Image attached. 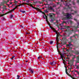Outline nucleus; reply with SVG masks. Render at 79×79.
<instances>
[{
  "label": "nucleus",
  "mask_w": 79,
  "mask_h": 79,
  "mask_svg": "<svg viewBox=\"0 0 79 79\" xmlns=\"http://www.w3.org/2000/svg\"><path fill=\"white\" fill-rule=\"evenodd\" d=\"M71 15H73V13L69 14L67 13L65 14L64 15V16H66V17H63L62 19V20H68V19H71Z\"/></svg>",
  "instance_id": "f257e3e1"
},
{
  "label": "nucleus",
  "mask_w": 79,
  "mask_h": 79,
  "mask_svg": "<svg viewBox=\"0 0 79 79\" xmlns=\"http://www.w3.org/2000/svg\"><path fill=\"white\" fill-rule=\"evenodd\" d=\"M52 28V30H53L54 32H56V34H57V35L56 36V40L57 41V42H58V32H57V31H56V30H55V28Z\"/></svg>",
  "instance_id": "f03ea898"
},
{
  "label": "nucleus",
  "mask_w": 79,
  "mask_h": 79,
  "mask_svg": "<svg viewBox=\"0 0 79 79\" xmlns=\"http://www.w3.org/2000/svg\"><path fill=\"white\" fill-rule=\"evenodd\" d=\"M43 14H44V15H45L46 17V21L47 22V24H48V25H49V26H50V28H51V29H52V28H53V27H52L50 26V23H49V22H48V20L47 19V15H46L45 14V13H44V12L43 13Z\"/></svg>",
  "instance_id": "7ed1b4c3"
},
{
  "label": "nucleus",
  "mask_w": 79,
  "mask_h": 79,
  "mask_svg": "<svg viewBox=\"0 0 79 79\" xmlns=\"http://www.w3.org/2000/svg\"><path fill=\"white\" fill-rule=\"evenodd\" d=\"M65 69H66L65 72H66V74H67L68 75V76H70V77H71V78H72V79H75V78L72 77L71 76L69 75V73H68V72H67V69L66 68Z\"/></svg>",
  "instance_id": "20e7f679"
},
{
  "label": "nucleus",
  "mask_w": 79,
  "mask_h": 79,
  "mask_svg": "<svg viewBox=\"0 0 79 79\" xmlns=\"http://www.w3.org/2000/svg\"><path fill=\"white\" fill-rule=\"evenodd\" d=\"M50 64L52 66H53L54 65H55L56 64V62L55 61H53L52 62H50Z\"/></svg>",
  "instance_id": "39448f33"
},
{
  "label": "nucleus",
  "mask_w": 79,
  "mask_h": 79,
  "mask_svg": "<svg viewBox=\"0 0 79 79\" xmlns=\"http://www.w3.org/2000/svg\"><path fill=\"white\" fill-rule=\"evenodd\" d=\"M29 70L30 71L31 74H33V73H34V70L31 69V68L29 69Z\"/></svg>",
  "instance_id": "423d86ee"
},
{
  "label": "nucleus",
  "mask_w": 79,
  "mask_h": 79,
  "mask_svg": "<svg viewBox=\"0 0 79 79\" xmlns=\"http://www.w3.org/2000/svg\"><path fill=\"white\" fill-rule=\"evenodd\" d=\"M24 4H26V5H29V6H31L33 8H34V7L33 6H32V4H28L27 3H24Z\"/></svg>",
  "instance_id": "0eeeda50"
},
{
  "label": "nucleus",
  "mask_w": 79,
  "mask_h": 79,
  "mask_svg": "<svg viewBox=\"0 0 79 79\" xmlns=\"http://www.w3.org/2000/svg\"><path fill=\"white\" fill-rule=\"evenodd\" d=\"M49 10H52L53 11H54V9L53 8H52V7L51 6L49 8Z\"/></svg>",
  "instance_id": "6e6552de"
},
{
  "label": "nucleus",
  "mask_w": 79,
  "mask_h": 79,
  "mask_svg": "<svg viewBox=\"0 0 79 79\" xmlns=\"http://www.w3.org/2000/svg\"><path fill=\"white\" fill-rule=\"evenodd\" d=\"M13 18V15H11L10 16V19H12V18Z\"/></svg>",
  "instance_id": "1a4fd4ad"
},
{
  "label": "nucleus",
  "mask_w": 79,
  "mask_h": 79,
  "mask_svg": "<svg viewBox=\"0 0 79 79\" xmlns=\"http://www.w3.org/2000/svg\"><path fill=\"white\" fill-rule=\"evenodd\" d=\"M34 9H35L36 10H38V11H39V10H40V9L39 8H37L34 7Z\"/></svg>",
  "instance_id": "9d476101"
},
{
  "label": "nucleus",
  "mask_w": 79,
  "mask_h": 79,
  "mask_svg": "<svg viewBox=\"0 0 79 79\" xmlns=\"http://www.w3.org/2000/svg\"><path fill=\"white\" fill-rule=\"evenodd\" d=\"M60 57L62 58V60H63V55H60Z\"/></svg>",
  "instance_id": "9b49d317"
},
{
  "label": "nucleus",
  "mask_w": 79,
  "mask_h": 79,
  "mask_svg": "<svg viewBox=\"0 0 79 79\" xmlns=\"http://www.w3.org/2000/svg\"><path fill=\"white\" fill-rule=\"evenodd\" d=\"M20 11L22 13H24L26 11H25L22 10H20Z\"/></svg>",
  "instance_id": "f8f14e48"
},
{
  "label": "nucleus",
  "mask_w": 79,
  "mask_h": 79,
  "mask_svg": "<svg viewBox=\"0 0 79 79\" xmlns=\"http://www.w3.org/2000/svg\"><path fill=\"white\" fill-rule=\"evenodd\" d=\"M18 6H16L13 9V10H15V9H16V8H18Z\"/></svg>",
  "instance_id": "ddd939ff"
},
{
  "label": "nucleus",
  "mask_w": 79,
  "mask_h": 79,
  "mask_svg": "<svg viewBox=\"0 0 79 79\" xmlns=\"http://www.w3.org/2000/svg\"><path fill=\"white\" fill-rule=\"evenodd\" d=\"M75 67H76V69H79V66L78 65H76Z\"/></svg>",
  "instance_id": "4468645a"
},
{
  "label": "nucleus",
  "mask_w": 79,
  "mask_h": 79,
  "mask_svg": "<svg viewBox=\"0 0 79 79\" xmlns=\"http://www.w3.org/2000/svg\"><path fill=\"white\" fill-rule=\"evenodd\" d=\"M42 57L40 56L38 57V59H40V58H42Z\"/></svg>",
  "instance_id": "2eb2a0df"
},
{
  "label": "nucleus",
  "mask_w": 79,
  "mask_h": 79,
  "mask_svg": "<svg viewBox=\"0 0 79 79\" xmlns=\"http://www.w3.org/2000/svg\"><path fill=\"white\" fill-rule=\"evenodd\" d=\"M18 3V1H15V2H14V3Z\"/></svg>",
  "instance_id": "dca6fc26"
},
{
  "label": "nucleus",
  "mask_w": 79,
  "mask_h": 79,
  "mask_svg": "<svg viewBox=\"0 0 79 79\" xmlns=\"http://www.w3.org/2000/svg\"><path fill=\"white\" fill-rule=\"evenodd\" d=\"M15 58V56H13L12 57H11V59L12 60Z\"/></svg>",
  "instance_id": "f3484780"
},
{
  "label": "nucleus",
  "mask_w": 79,
  "mask_h": 79,
  "mask_svg": "<svg viewBox=\"0 0 79 79\" xmlns=\"http://www.w3.org/2000/svg\"><path fill=\"white\" fill-rule=\"evenodd\" d=\"M71 69H72V68H69V69H68V70H69L70 72H71Z\"/></svg>",
  "instance_id": "a211bd4d"
},
{
  "label": "nucleus",
  "mask_w": 79,
  "mask_h": 79,
  "mask_svg": "<svg viewBox=\"0 0 79 79\" xmlns=\"http://www.w3.org/2000/svg\"><path fill=\"white\" fill-rule=\"evenodd\" d=\"M6 15V14H3L2 15H0V16H4V15Z\"/></svg>",
  "instance_id": "6ab92c4d"
},
{
  "label": "nucleus",
  "mask_w": 79,
  "mask_h": 79,
  "mask_svg": "<svg viewBox=\"0 0 79 79\" xmlns=\"http://www.w3.org/2000/svg\"><path fill=\"white\" fill-rule=\"evenodd\" d=\"M19 77H20V76H19V75H17V78L18 79H19Z\"/></svg>",
  "instance_id": "aec40b11"
},
{
  "label": "nucleus",
  "mask_w": 79,
  "mask_h": 79,
  "mask_svg": "<svg viewBox=\"0 0 79 79\" xmlns=\"http://www.w3.org/2000/svg\"><path fill=\"white\" fill-rule=\"evenodd\" d=\"M53 17V16L52 15H50V18H51V19H52V17Z\"/></svg>",
  "instance_id": "412c9836"
},
{
  "label": "nucleus",
  "mask_w": 79,
  "mask_h": 79,
  "mask_svg": "<svg viewBox=\"0 0 79 79\" xmlns=\"http://www.w3.org/2000/svg\"><path fill=\"white\" fill-rule=\"evenodd\" d=\"M31 34V33L29 32H27L26 33V34Z\"/></svg>",
  "instance_id": "4be33fe9"
},
{
  "label": "nucleus",
  "mask_w": 79,
  "mask_h": 79,
  "mask_svg": "<svg viewBox=\"0 0 79 79\" xmlns=\"http://www.w3.org/2000/svg\"><path fill=\"white\" fill-rule=\"evenodd\" d=\"M21 27H22V28H24V27H23V26L21 25Z\"/></svg>",
  "instance_id": "5701e85b"
},
{
  "label": "nucleus",
  "mask_w": 79,
  "mask_h": 79,
  "mask_svg": "<svg viewBox=\"0 0 79 79\" xmlns=\"http://www.w3.org/2000/svg\"><path fill=\"white\" fill-rule=\"evenodd\" d=\"M50 44H52L53 43V41H50Z\"/></svg>",
  "instance_id": "b1692460"
},
{
  "label": "nucleus",
  "mask_w": 79,
  "mask_h": 79,
  "mask_svg": "<svg viewBox=\"0 0 79 79\" xmlns=\"http://www.w3.org/2000/svg\"><path fill=\"white\" fill-rule=\"evenodd\" d=\"M44 11L46 13H48V11L47 10H45Z\"/></svg>",
  "instance_id": "393cba45"
},
{
  "label": "nucleus",
  "mask_w": 79,
  "mask_h": 79,
  "mask_svg": "<svg viewBox=\"0 0 79 79\" xmlns=\"http://www.w3.org/2000/svg\"><path fill=\"white\" fill-rule=\"evenodd\" d=\"M77 73L78 74V75H79V72H77Z\"/></svg>",
  "instance_id": "a878e982"
},
{
  "label": "nucleus",
  "mask_w": 79,
  "mask_h": 79,
  "mask_svg": "<svg viewBox=\"0 0 79 79\" xmlns=\"http://www.w3.org/2000/svg\"><path fill=\"white\" fill-rule=\"evenodd\" d=\"M13 11V10H11V11L9 12L8 13H11V11Z\"/></svg>",
  "instance_id": "bb28decb"
},
{
  "label": "nucleus",
  "mask_w": 79,
  "mask_h": 79,
  "mask_svg": "<svg viewBox=\"0 0 79 79\" xmlns=\"http://www.w3.org/2000/svg\"><path fill=\"white\" fill-rule=\"evenodd\" d=\"M63 23H66V22L64 21L63 22Z\"/></svg>",
  "instance_id": "cd10ccee"
},
{
  "label": "nucleus",
  "mask_w": 79,
  "mask_h": 79,
  "mask_svg": "<svg viewBox=\"0 0 79 79\" xmlns=\"http://www.w3.org/2000/svg\"><path fill=\"white\" fill-rule=\"evenodd\" d=\"M78 72V71H77L76 70L75 71V72H76V73H77Z\"/></svg>",
  "instance_id": "c85d7f7f"
},
{
  "label": "nucleus",
  "mask_w": 79,
  "mask_h": 79,
  "mask_svg": "<svg viewBox=\"0 0 79 79\" xmlns=\"http://www.w3.org/2000/svg\"><path fill=\"white\" fill-rule=\"evenodd\" d=\"M43 18H44L45 19V16H44H44H43Z\"/></svg>",
  "instance_id": "c756f323"
},
{
  "label": "nucleus",
  "mask_w": 79,
  "mask_h": 79,
  "mask_svg": "<svg viewBox=\"0 0 79 79\" xmlns=\"http://www.w3.org/2000/svg\"><path fill=\"white\" fill-rule=\"evenodd\" d=\"M51 21H53V20L52 19Z\"/></svg>",
  "instance_id": "7c9ffc66"
},
{
  "label": "nucleus",
  "mask_w": 79,
  "mask_h": 79,
  "mask_svg": "<svg viewBox=\"0 0 79 79\" xmlns=\"http://www.w3.org/2000/svg\"><path fill=\"white\" fill-rule=\"evenodd\" d=\"M52 15H55V14H52Z\"/></svg>",
  "instance_id": "2f4dec72"
},
{
  "label": "nucleus",
  "mask_w": 79,
  "mask_h": 79,
  "mask_svg": "<svg viewBox=\"0 0 79 79\" xmlns=\"http://www.w3.org/2000/svg\"><path fill=\"white\" fill-rule=\"evenodd\" d=\"M69 44H67V46H69Z\"/></svg>",
  "instance_id": "473e14b6"
},
{
  "label": "nucleus",
  "mask_w": 79,
  "mask_h": 79,
  "mask_svg": "<svg viewBox=\"0 0 79 79\" xmlns=\"http://www.w3.org/2000/svg\"><path fill=\"white\" fill-rule=\"evenodd\" d=\"M28 1H27V2L28 3Z\"/></svg>",
  "instance_id": "72a5a7b5"
},
{
  "label": "nucleus",
  "mask_w": 79,
  "mask_h": 79,
  "mask_svg": "<svg viewBox=\"0 0 79 79\" xmlns=\"http://www.w3.org/2000/svg\"><path fill=\"white\" fill-rule=\"evenodd\" d=\"M28 61H26V62H28Z\"/></svg>",
  "instance_id": "f704fd0d"
},
{
  "label": "nucleus",
  "mask_w": 79,
  "mask_h": 79,
  "mask_svg": "<svg viewBox=\"0 0 79 79\" xmlns=\"http://www.w3.org/2000/svg\"><path fill=\"white\" fill-rule=\"evenodd\" d=\"M75 13H76V11H75Z\"/></svg>",
  "instance_id": "c9c22d12"
},
{
  "label": "nucleus",
  "mask_w": 79,
  "mask_h": 79,
  "mask_svg": "<svg viewBox=\"0 0 79 79\" xmlns=\"http://www.w3.org/2000/svg\"><path fill=\"white\" fill-rule=\"evenodd\" d=\"M32 1H33L34 0H31Z\"/></svg>",
  "instance_id": "e433bc0d"
},
{
  "label": "nucleus",
  "mask_w": 79,
  "mask_h": 79,
  "mask_svg": "<svg viewBox=\"0 0 79 79\" xmlns=\"http://www.w3.org/2000/svg\"><path fill=\"white\" fill-rule=\"evenodd\" d=\"M7 5H8V6H9V5L8 4Z\"/></svg>",
  "instance_id": "4c0bfd02"
},
{
  "label": "nucleus",
  "mask_w": 79,
  "mask_h": 79,
  "mask_svg": "<svg viewBox=\"0 0 79 79\" xmlns=\"http://www.w3.org/2000/svg\"><path fill=\"white\" fill-rule=\"evenodd\" d=\"M20 6V5H19V6Z\"/></svg>",
  "instance_id": "58836bf2"
},
{
  "label": "nucleus",
  "mask_w": 79,
  "mask_h": 79,
  "mask_svg": "<svg viewBox=\"0 0 79 79\" xmlns=\"http://www.w3.org/2000/svg\"><path fill=\"white\" fill-rule=\"evenodd\" d=\"M78 3H79V1H78Z\"/></svg>",
  "instance_id": "ea45409f"
},
{
  "label": "nucleus",
  "mask_w": 79,
  "mask_h": 79,
  "mask_svg": "<svg viewBox=\"0 0 79 79\" xmlns=\"http://www.w3.org/2000/svg\"><path fill=\"white\" fill-rule=\"evenodd\" d=\"M15 0V1H16V0Z\"/></svg>",
  "instance_id": "a19ab883"
},
{
  "label": "nucleus",
  "mask_w": 79,
  "mask_h": 79,
  "mask_svg": "<svg viewBox=\"0 0 79 79\" xmlns=\"http://www.w3.org/2000/svg\"><path fill=\"white\" fill-rule=\"evenodd\" d=\"M2 11H4V10H3Z\"/></svg>",
  "instance_id": "79ce46f5"
}]
</instances>
